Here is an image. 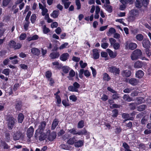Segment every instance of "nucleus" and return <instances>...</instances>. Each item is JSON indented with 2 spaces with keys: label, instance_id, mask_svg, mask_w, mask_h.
I'll use <instances>...</instances> for the list:
<instances>
[{
  "label": "nucleus",
  "instance_id": "8",
  "mask_svg": "<svg viewBox=\"0 0 151 151\" xmlns=\"http://www.w3.org/2000/svg\"><path fill=\"white\" fill-rule=\"evenodd\" d=\"M47 133L49 134L47 137V139L49 141H52L56 138L57 135L56 132L53 131L50 133V130H48L47 132Z\"/></svg>",
  "mask_w": 151,
  "mask_h": 151
},
{
  "label": "nucleus",
  "instance_id": "15",
  "mask_svg": "<svg viewBox=\"0 0 151 151\" xmlns=\"http://www.w3.org/2000/svg\"><path fill=\"white\" fill-rule=\"evenodd\" d=\"M107 90L113 93H114L112 95V99H116L119 98L118 94L116 93V91L113 90L110 87H108L107 88Z\"/></svg>",
  "mask_w": 151,
  "mask_h": 151
},
{
  "label": "nucleus",
  "instance_id": "13",
  "mask_svg": "<svg viewBox=\"0 0 151 151\" xmlns=\"http://www.w3.org/2000/svg\"><path fill=\"white\" fill-rule=\"evenodd\" d=\"M93 58L95 60L98 59L100 57L99 51V50L95 48L92 50Z\"/></svg>",
  "mask_w": 151,
  "mask_h": 151
},
{
  "label": "nucleus",
  "instance_id": "23",
  "mask_svg": "<svg viewBox=\"0 0 151 151\" xmlns=\"http://www.w3.org/2000/svg\"><path fill=\"white\" fill-rule=\"evenodd\" d=\"M84 141L83 140H79L76 141L74 143V146L76 147H79L83 145Z\"/></svg>",
  "mask_w": 151,
  "mask_h": 151
},
{
  "label": "nucleus",
  "instance_id": "45",
  "mask_svg": "<svg viewBox=\"0 0 151 151\" xmlns=\"http://www.w3.org/2000/svg\"><path fill=\"white\" fill-rule=\"evenodd\" d=\"M146 107L145 105L142 104L137 107V110L138 111H142L144 110Z\"/></svg>",
  "mask_w": 151,
  "mask_h": 151
},
{
  "label": "nucleus",
  "instance_id": "3",
  "mask_svg": "<svg viewBox=\"0 0 151 151\" xmlns=\"http://www.w3.org/2000/svg\"><path fill=\"white\" fill-rule=\"evenodd\" d=\"M68 132L73 135H86L87 133V131L85 128L78 132L76 131V129L74 128L70 129H68Z\"/></svg>",
  "mask_w": 151,
  "mask_h": 151
},
{
  "label": "nucleus",
  "instance_id": "29",
  "mask_svg": "<svg viewBox=\"0 0 151 151\" xmlns=\"http://www.w3.org/2000/svg\"><path fill=\"white\" fill-rule=\"evenodd\" d=\"M130 14L135 17H137L139 14V11L137 9H133L131 10L130 12Z\"/></svg>",
  "mask_w": 151,
  "mask_h": 151
},
{
  "label": "nucleus",
  "instance_id": "25",
  "mask_svg": "<svg viewBox=\"0 0 151 151\" xmlns=\"http://www.w3.org/2000/svg\"><path fill=\"white\" fill-rule=\"evenodd\" d=\"M143 65V64L141 61H137L134 64V67L135 68H141Z\"/></svg>",
  "mask_w": 151,
  "mask_h": 151
},
{
  "label": "nucleus",
  "instance_id": "14",
  "mask_svg": "<svg viewBox=\"0 0 151 151\" xmlns=\"http://www.w3.org/2000/svg\"><path fill=\"white\" fill-rule=\"evenodd\" d=\"M131 71L127 70H123L121 72V75L124 78L129 77L131 76Z\"/></svg>",
  "mask_w": 151,
  "mask_h": 151
},
{
  "label": "nucleus",
  "instance_id": "1",
  "mask_svg": "<svg viewBox=\"0 0 151 151\" xmlns=\"http://www.w3.org/2000/svg\"><path fill=\"white\" fill-rule=\"evenodd\" d=\"M142 51L139 49L134 50L131 54L130 57L132 60H137L141 58L142 56Z\"/></svg>",
  "mask_w": 151,
  "mask_h": 151
},
{
  "label": "nucleus",
  "instance_id": "33",
  "mask_svg": "<svg viewBox=\"0 0 151 151\" xmlns=\"http://www.w3.org/2000/svg\"><path fill=\"white\" fill-rule=\"evenodd\" d=\"M123 118L125 119V120L126 121L128 120H132L131 117H130L129 114H128L124 113L122 114Z\"/></svg>",
  "mask_w": 151,
  "mask_h": 151
},
{
  "label": "nucleus",
  "instance_id": "36",
  "mask_svg": "<svg viewBox=\"0 0 151 151\" xmlns=\"http://www.w3.org/2000/svg\"><path fill=\"white\" fill-rule=\"evenodd\" d=\"M39 133L40 134V135L39 136V140L40 141H42L45 139L46 138V135H45L43 132Z\"/></svg>",
  "mask_w": 151,
  "mask_h": 151
},
{
  "label": "nucleus",
  "instance_id": "21",
  "mask_svg": "<svg viewBox=\"0 0 151 151\" xmlns=\"http://www.w3.org/2000/svg\"><path fill=\"white\" fill-rule=\"evenodd\" d=\"M31 52L34 55L39 56L40 53V50L37 48L33 47L31 49Z\"/></svg>",
  "mask_w": 151,
  "mask_h": 151
},
{
  "label": "nucleus",
  "instance_id": "12",
  "mask_svg": "<svg viewBox=\"0 0 151 151\" xmlns=\"http://www.w3.org/2000/svg\"><path fill=\"white\" fill-rule=\"evenodd\" d=\"M34 129L32 126H30L27 129V137L30 139L33 136Z\"/></svg>",
  "mask_w": 151,
  "mask_h": 151
},
{
  "label": "nucleus",
  "instance_id": "32",
  "mask_svg": "<svg viewBox=\"0 0 151 151\" xmlns=\"http://www.w3.org/2000/svg\"><path fill=\"white\" fill-rule=\"evenodd\" d=\"M103 79L106 81H108L111 79V78L107 73H104L103 75Z\"/></svg>",
  "mask_w": 151,
  "mask_h": 151
},
{
  "label": "nucleus",
  "instance_id": "6",
  "mask_svg": "<svg viewBox=\"0 0 151 151\" xmlns=\"http://www.w3.org/2000/svg\"><path fill=\"white\" fill-rule=\"evenodd\" d=\"M126 49H129L133 50L137 48V45L134 43L129 42V41L126 42L124 44Z\"/></svg>",
  "mask_w": 151,
  "mask_h": 151
},
{
  "label": "nucleus",
  "instance_id": "22",
  "mask_svg": "<svg viewBox=\"0 0 151 151\" xmlns=\"http://www.w3.org/2000/svg\"><path fill=\"white\" fill-rule=\"evenodd\" d=\"M144 72L141 70H139L136 71L135 73V76L136 77L138 78H142L144 75Z\"/></svg>",
  "mask_w": 151,
  "mask_h": 151
},
{
  "label": "nucleus",
  "instance_id": "47",
  "mask_svg": "<svg viewBox=\"0 0 151 151\" xmlns=\"http://www.w3.org/2000/svg\"><path fill=\"white\" fill-rule=\"evenodd\" d=\"M70 136L69 134H65L62 136L61 137L62 140H65L66 139L68 140Z\"/></svg>",
  "mask_w": 151,
  "mask_h": 151
},
{
  "label": "nucleus",
  "instance_id": "50",
  "mask_svg": "<svg viewBox=\"0 0 151 151\" xmlns=\"http://www.w3.org/2000/svg\"><path fill=\"white\" fill-rule=\"evenodd\" d=\"M148 121V119L146 116H143L141 120V123L142 124H145Z\"/></svg>",
  "mask_w": 151,
  "mask_h": 151
},
{
  "label": "nucleus",
  "instance_id": "58",
  "mask_svg": "<svg viewBox=\"0 0 151 151\" xmlns=\"http://www.w3.org/2000/svg\"><path fill=\"white\" fill-rule=\"evenodd\" d=\"M79 64L81 68H85L87 65V63H83V61L82 60H81L80 61Z\"/></svg>",
  "mask_w": 151,
  "mask_h": 151
},
{
  "label": "nucleus",
  "instance_id": "34",
  "mask_svg": "<svg viewBox=\"0 0 151 151\" xmlns=\"http://www.w3.org/2000/svg\"><path fill=\"white\" fill-rule=\"evenodd\" d=\"M122 146L124 148L125 151H132L130 149V146L126 142L123 143Z\"/></svg>",
  "mask_w": 151,
  "mask_h": 151
},
{
  "label": "nucleus",
  "instance_id": "51",
  "mask_svg": "<svg viewBox=\"0 0 151 151\" xmlns=\"http://www.w3.org/2000/svg\"><path fill=\"white\" fill-rule=\"evenodd\" d=\"M16 44V42L14 40H12L9 42L8 45L10 48H13L15 45Z\"/></svg>",
  "mask_w": 151,
  "mask_h": 151
},
{
  "label": "nucleus",
  "instance_id": "31",
  "mask_svg": "<svg viewBox=\"0 0 151 151\" xmlns=\"http://www.w3.org/2000/svg\"><path fill=\"white\" fill-rule=\"evenodd\" d=\"M5 140L8 142L11 141V136L9 132H6L5 134Z\"/></svg>",
  "mask_w": 151,
  "mask_h": 151
},
{
  "label": "nucleus",
  "instance_id": "52",
  "mask_svg": "<svg viewBox=\"0 0 151 151\" xmlns=\"http://www.w3.org/2000/svg\"><path fill=\"white\" fill-rule=\"evenodd\" d=\"M37 17L35 14H32L30 20L32 23L34 24L36 20Z\"/></svg>",
  "mask_w": 151,
  "mask_h": 151
},
{
  "label": "nucleus",
  "instance_id": "38",
  "mask_svg": "<svg viewBox=\"0 0 151 151\" xmlns=\"http://www.w3.org/2000/svg\"><path fill=\"white\" fill-rule=\"evenodd\" d=\"M123 99L126 101L130 102L132 101V98L129 97L128 94H124L123 97Z\"/></svg>",
  "mask_w": 151,
  "mask_h": 151
},
{
  "label": "nucleus",
  "instance_id": "30",
  "mask_svg": "<svg viewBox=\"0 0 151 151\" xmlns=\"http://www.w3.org/2000/svg\"><path fill=\"white\" fill-rule=\"evenodd\" d=\"M53 65H55V68L58 69H60L62 67V65L61 64H59L58 61H55L52 63Z\"/></svg>",
  "mask_w": 151,
  "mask_h": 151
},
{
  "label": "nucleus",
  "instance_id": "7",
  "mask_svg": "<svg viewBox=\"0 0 151 151\" xmlns=\"http://www.w3.org/2000/svg\"><path fill=\"white\" fill-rule=\"evenodd\" d=\"M24 137V134L19 131H17L14 133L13 136V140L14 141L18 140L20 139H23Z\"/></svg>",
  "mask_w": 151,
  "mask_h": 151
},
{
  "label": "nucleus",
  "instance_id": "40",
  "mask_svg": "<svg viewBox=\"0 0 151 151\" xmlns=\"http://www.w3.org/2000/svg\"><path fill=\"white\" fill-rule=\"evenodd\" d=\"M135 37L137 40L141 41L143 40L144 36L142 34H139L136 35Z\"/></svg>",
  "mask_w": 151,
  "mask_h": 151
},
{
  "label": "nucleus",
  "instance_id": "48",
  "mask_svg": "<svg viewBox=\"0 0 151 151\" xmlns=\"http://www.w3.org/2000/svg\"><path fill=\"white\" fill-rule=\"evenodd\" d=\"M136 100L137 101L138 104H141L144 102V98L142 97L137 98Z\"/></svg>",
  "mask_w": 151,
  "mask_h": 151
},
{
  "label": "nucleus",
  "instance_id": "35",
  "mask_svg": "<svg viewBox=\"0 0 151 151\" xmlns=\"http://www.w3.org/2000/svg\"><path fill=\"white\" fill-rule=\"evenodd\" d=\"M122 129L120 126L115 127V132L117 135L120 134L122 132Z\"/></svg>",
  "mask_w": 151,
  "mask_h": 151
},
{
  "label": "nucleus",
  "instance_id": "27",
  "mask_svg": "<svg viewBox=\"0 0 151 151\" xmlns=\"http://www.w3.org/2000/svg\"><path fill=\"white\" fill-rule=\"evenodd\" d=\"M107 52L108 53L109 56L111 58H115L116 56V53H114L110 49H107L106 50Z\"/></svg>",
  "mask_w": 151,
  "mask_h": 151
},
{
  "label": "nucleus",
  "instance_id": "53",
  "mask_svg": "<svg viewBox=\"0 0 151 151\" xmlns=\"http://www.w3.org/2000/svg\"><path fill=\"white\" fill-rule=\"evenodd\" d=\"M76 4L77 6V10L80 9L81 7V5L80 0H76Z\"/></svg>",
  "mask_w": 151,
  "mask_h": 151
},
{
  "label": "nucleus",
  "instance_id": "4",
  "mask_svg": "<svg viewBox=\"0 0 151 151\" xmlns=\"http://www.w3.org/2000/svg\"><path fill=\"white\" fill-rule=\"evenodd\" d=\"M80 87V85L77 82L73 83V86L70 85L68 87V90L70 91L78 92V89Z\"/></svg>",
  "mask_w": 151,
  "mask_h": 151
},
{
  "label": "nucleus",
  "instance_id": "63",
  "mask_svg": "<svg viewBox=\"0 0 151 151\" xmlns=\"http://www.w3.org/2000/svg\"><path fill=\"white\" fill-rule=\"evenodd\" d=\"M26 34L25 33L21 34L19 37V39L22 40H25L26 37Z\"/></svg>",
  "mask_w": 151,
  "mask_h": 151
},
{
  "label": "nucleus",
  "instance_id": "49",
  "mask_svg": "<svg viewBox=\"0 0 151 151\" xmlns=\"http://www.w3.org/2000/svg\"><path fill=\"white\" fill-rule=\"evenodd\" d=\"M43 31L44 34H47L50 31V30L49 28L46 27V25H44L43 26Z\"/></svg>",
  "mask_w": 151,
  "mask_h": 151
},
{
  "label": "nucleus",
  "instance_id": "42",
  "mask_svg": "<svg viewBox=\"0 0 151 151\" xmlns=\"http://www.w3.org/2000/svg\"><path fill=\"white\" fill-rule=\"evenodd\" d=\"M137 106V104L134 103H130L129 105L130 109L131 110H133L135 109Z\"/></svg>",
  "mask_w": 151,
  "mask_h": 151
},
{
  "label": "nucleus",
  "instance_id": "55",
  "mask_svg": "<svg viewBox=\"0 0 151 151\" xmlns=\"http://www.w3.org/2000/svg\"><path fill=\"white\" fill-rule=\"evenodd\" d=\"M45 75L47 78L49 79L51 77L52 73L50 71L48 70L45 72Z\"/></svg>",
  "mask_w": 151,
  "mask_h": 151
},
{
  "label": "nucleus",
  "instance_id": "56",
  "mask_svg": "<svg viewBox=\"0 0 151 151\" xmlns=\"http://www.w3.org/2000/svg\"><path fill=\"white\" fill-rule=\"evenodd\" d=\"M69 99L70 100L74 102L76 101L77 99V97L74 95H72L70 96Z\"/></svg>",
  "mask_w": 151,
  "mask_h": 151
},
{
  "label": "nucleus",
  "instance_id": "26",
  "mask_svg": "<svg viewBox=\"0 0 151 151\" xmlns=\"http://www.w3.org/2000/svg\"><path fill=\"white\" fill-rule=\"evenodd\" d=\"M59 11L58 10H55L53 11L52 13L50 14L51 17L55 19L57 18L59 15Z\"/></svg>",
  "mask_w": 151,
  "mask_h": 151
},
{
  "label": "nucleus",
  "instance_id": "16",
  "mask_svg": "<svg viewBox=\"0 0 151 151\" xmlns=\"http://www.w3.org/2000/svg\"><path fill=\"white\" fill-rule=\"evenodd\" d=\"M59 121L58 119L55 118L53 120L51 126V129L53 130L55 129L57 126L58 125Z\"/></svg>",
  "mask_w": 151,
  "mask_h": 151
},
{
  "label": "nucleus",
  "instance_id": "54",
  "mask_svg": "<svg viewBox=\"0 0 151 151\" xmlns=\"http://www.w3.org/2000/svg\"><path fill=\"white\" fill-rule=\"evenodd\" d=\"M143 4V6L145 8H147L149 4V0H142Z\"/></svg>",
  "mask_w": 151,
  "mask_h": 151
},
{
  "label": "nucleus",
  "instance_id": "61",
  "mask_svg": "<svg viewBox=\"0 0 151 151\" xmlns=\"http://www.w3.org/2000/svg\"><path fill=\"white\" fill-rule=\"evenodd\" d=\"M31 12L30 11H29L28 12L27 14L25 17V20L26 21V22H29V17L31 15Z\"/></svg>",
  "mask_w": 151,
  "mask_h": 151
},
{
  "label": "nucleus",
  "instance_id": "28",
  "mask_svg": "<svg viewBox=\"0 0 151 151\" xmlns=\"http://www.w3.org/2000/svg\"><path fill=\"white\" fill-rule=\"evenodd\" d=\"M24 118V114L21 113H19L18 115L17 119L18 122L20 123H22Z\"/></svg>",
  "mask_w": 151,
  "mask_h": 151
},
{
  "label": "nucleus",
  "instance_id": "24",
  "mask_svg": "<svg viewBox=\"0 0 151 151\" xmlns=\"http://www.w3.org/2000/svg\"><path fill=\"white\" fill-rule=\"evenodd\" d=\"M138 82V81L135 78H131L129 81V83L132 86L137 85Z\"/></svg>",
  "mask_w": 151,
  "mask_h": 151
},
{
  "label": "nucleus",
  "instance_id": "18",
  "mask_svg": "<svg viewBox=\"0 0 151 151\" xmlns=\"http://www.w3.org/2000/svg\"><path fill=\"white\" fill-rule=\"evenodd\" d=\"M69 54L66 52L63 53L60 57V59L61 61H65L68 60L69 57Z\"/></svg>",
  "mask_w": 151,
  "mask_h": 151
},
{
  "label": "nucleus",
  "instance_id": "19",
  "mask_svg": "<svg viewBox=\"0 0 151 151\" xmlns=\"http://www.w3.org/2000/svg\"><path fill=\"white\" fill-rule=\"evenodd\" d=\"M134 3L136 7L138 9H140L143 6L142 0H136Z\"/></svg>",
  "mask_w": 151,
  "mask_h": 151
},
{
  "label": "nucleus",
  "instance_id": "10",
  "mask_svg": "<svg viewBox=\"0 0 151 151\" xmlns=\"http://www.w3.org/2000/svg\"><path fill=\"white\" fill-rule=\"evenodd\" d=\"M142 43L143 47L145 48H149L151 45L150 42L148 39H144Z\"/></svg>",
  "mask_w": 151,
  "mask_h": 151
},
{
  "label": "nucleus",
  "instance_id": "5",
  "mask_svg": "<svg viewBox=\"0 0 151 151\" xmlns=\"http://www.w3.org/2000/svg\"><path fill=\"white\" fill-rule=\"evenodd\" d=\"M108 70L110 72L114 74L116 76L119 75L120 72L119 68H117L116 66L114 65L109 67Z\"/></svg>",
  "mask_w": 151,
  "mask_h": 151
},
{
  "label": "nucleus",
  "instance_id": "62",
  "mask_svg": "<svg viewBox=\"0 0 151 151\" xmlns=\"http://www.w3.org/2000/svg\"><path fill=\"white\" fill-rule=\"evenodd\" d=\"M22 45L19 43H17L15 45L13 49L14 50L19 49L22 47Z\"/></svg>",
  "mask_w": 151,
  "mask_h": 151
},
{
  "label": "nucleus",
  "instance_id": "44",
  "mask_svg": "<svg viewBox=\"0 0 151 151\" xmlns=\"http://www.w3.org/2000/svg\"><path fill=\"white\" fill-rule=\"evenodd\" d=\"M84 126V122L83 120H81L79 121L78 125L77 128L78 129H81Z\"/></svg>",
  "mask_w": 151,
  "mask_h": 151
},
{
  "label": "nucleus",
  "instance_id": "43",
  "mask_svg": "<svg viewBox=\"0 0 151 151\" xmlns=\"http://www.w3.org/2000/svg\"><path fill=\"white\" fill-rule=\"evenodd\" d=\"M1 143L4 146V149H8L10 148V146L5 141H1Z\"/></svg>",
  "mask_w": 151,
  "mask_h": 151
},
{
  "label": "nucleus",
  "instance_id": "11",
  "mask_svg": "<svg viewBox=\"0 0 151 151\" xmlns=\"http://www.w3.org/2000/svg\"><path fill=\"white\" fill-rule=\"evenodd\" d=\"M15 109L18 111H20L22 106V102L20 99L16 100L15 101Z\"/></svg>",
  "mask_w": 151,
  "mask_h": 151
},
{
  "label": "nucleus",
  "instance_id": "64",
  "mask_svg": "<svg viewBox=\"0 0 151 151\" xmlns=\"http://www.w3.org/2000/svg\"><path fill=\"white\" fill-rule=\"evenodd\" d=\"M109 44L107 42L102 43L101 45V47L103 49H106L108 47Z\"/></svg>",
  "mask_w": 151,
  "mask_h": 151
},
{
  "label": "nucleus",
  "instance_id": "41",
  "mask_svg": "<svg viewBox=\"0 0 151 151\" xmlns=\"http://www.w3.org/2000/svg\"><path fill=\"white\" fill-rule=\"evenodd\" d=\"M112 112L113 114L112 116L113 118L116 117L118 116L119 112L117 109H114L112 111Z\"/></svg>",
  "mask_w": 151,
  "mask_h": 151
},
{
  "label": "nucleus",
  "instance_id": "20",
  "mask_svg": "<svg viewBox=\"0 0 151 151\" xmlns=\"http://www.w3.org/2000/svg\"><path fill=\"white\" fill-rule=\"evenodd\" d=\"M76 141V136H73V137H70L69 138L67 141V143L69 145H73L74 144Z\"/></svg>",
  "mask_w": 151,
  "mask_h": 151
},
{
  "label": "nucleus",
  "instance_id": "60",
  "mask_svg": "<svg viewBox=\"0 0 151 151\" xmlns=\"http://www.w3.org/2000/svg\"><path fill=\"white\" fill-rule=\"evenodd\" d=\"M116 32V30L113 27H111L109 29L108 33L109 34H114L115 32Z\"/></svg>",
  "mask_w": 151,
  "mask_h": 151
},
{
  "label": "nucleus",
  "instance_id": "57",
  "mask_svg": "<svg viewBox=\"0 0 151 151\" xmlns=\"http://www.w3.org/2000/svg\"><path fill=\"white\" fill-rule=\"evenodd\" d=\"M11 0H3L2 5L4 6H6L10 2Z\"/></svg>",
  "mask_w": 151,
  "mask_h": 151
},
{
  "label": "nucleus",
  "instance_id": "59",
  "mask_svg": "<svg viewBox=\"0 0 151 151\" xmlns=\"http://www.w3.org/2000/svg\"><path fill=\"white\" fill-rule=\"evenodd\" d=\"M112 46H113L114 49L116 50L119 49L120 47V44L118 42L114 43Z\"/></svg>",
  "mask_w": 151,
  "mask_h": 151
},
{
  "label": "nucleus",
  "instance_id": "2",
  "mask_svg": "<svg viewBox=\"0 0 151 151\" xmlns=\"http://www.w3.org/2000/svg\"><path fill=\"white\" fill-rule=\"evenodd\" d=\"M6 120L7 122L8 129L9 130L12 129L15 124L14 118L12 115H7Z\"/></svg>",
  "mask_w": 151,
  "mask_h": 151
},
{
  "label": "nucleus",
  "instance_id": "9",
  "mask_svg": "<svg viewBox=\"0 0 151 151\" xmlns=\"http://www.w3.org/2000/svg\"><path fill=\"white\" fill-rule=\"evenodd\" d=\"M46 125V123L45 121H43L41 122L40 125L38 126V129L36 130L39 133H42L43 132Z\"/></svg>",
  "mask_w": 151,
  "mask_h": 151
},
{
  "label": "nucleus",
  "instance_id": "39",
  "mask_svg": "<svg viewBox=\"0 0 151 151\" xmlns=\"http://www.w3.org/2000/svg\"><path fill=\"white\" fill-rule=\"evenodd\" d=\"M104 6L106 8V11L109 13H111L112 12V7L110 5L106 4V5L104 4Z\"/></svg>",
  "mask_w": 151,
  "mask_h": 151
},
{
  "label": "nucleus",
  "instance_id": "37",
  "mask_svg": "<svg viewBox=\"0 0 151 151\" xmlns=\"http://www.w3.org/2000/svg\"><path fill=\"white\" fill-rule=\"evenodd\" d=\"M61 68L63 72L65 74L68 73L70 69L69 67L67 66H62Z\"/></svg>",
  "mask_w": 151,
  "mask_h": 151
},
{
  "label": "nucleus",
  "instance_id": "46",
  "mask_svg": "<svg viewBox=\"0 0 151 151\" xmlns=\"http://www.w3.org/2000/svg\"><path fill=\"white\" fill-rule=\"evenodd\" d=\"M10 72V70L8 68H5L3 70L2 73L5 75L6 76H8L9 75Z\"/></svg>",
  "mask_w": 151,
  "mask_h": 151
},
{
  "label": "nucleus",
  "instance_id": "17",
  "mask_svg": "<svg viewBox=\"0 0 151 151\" xmlns=\"http://www.w3.org/2000/svg\"><path fill=\"white\" fill-rule=\"evenodd\" d=\"M59 52L58 51L53 52L50 55V57L52 59H55L58 58L60 56Z\"/></svg>",
  "mask_w": 151,
  "mask_h": 151
}]
</instances>
